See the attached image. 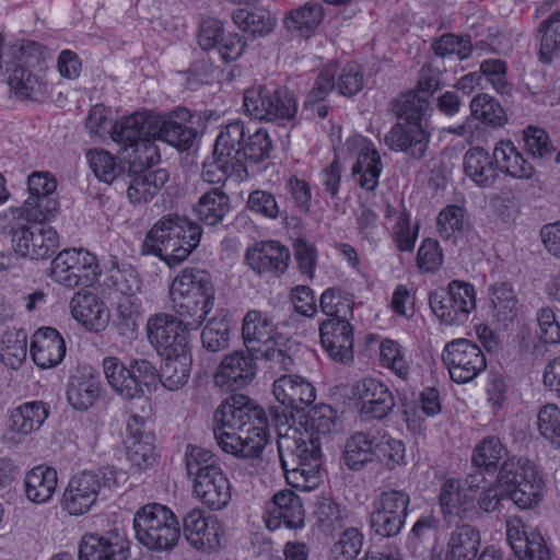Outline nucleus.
<instances>
[{
	"label": "nucleus",
	"instance_id": "obj_23",
	"mask_svg": "<svg viewBox=\"0 0 560 560\" xmlns=\"http://www.w3.org/2000/svg\"><path fill=\"white\" fill-rule=\"evenodd\" d=\"M319 334L324 349L334 361L342 364L353 361V328L349 319H326Z\"/></svg>",
	"mask_w": 560,
	"mask_h": 560
},
{
	"label": "nucleus",
	"instance_id": "obj_64",
	"mask_svg": "<svg viewBox=\"0 0 560 560\" xmlns=\"http://www.w3.org/2000/svg\"><path fill=\"white\" fill-rule=\"evenodd\" d=\"M523 149L533 160L545 159L553 152L548 133L535 126H528L523 130Z\"/></svg>",
	"mask_w": 560,
	"mask_h": 560
},
{
	"label": "nucleus",
	"instance_id": "obj_56",
	"mask_svg": "<svg viewBox=\"0 0 560 560\" xmlns=\"http://www.w3.org/2000/svg\"><path fill=\"white\" fill-rule=\"evenodd\" d=\"M506 454L508 451L498 436L487 435L476 445L471 462L477 468L493 471Z\"/></svg>",
	"mask_w": 560,
	"mask_h": 560
},
{
	"label": "nucleus",
	"instance_id": "obj_60",
	"mask_svg": "<svg viewBox=\"0 0 560 560\" xmlns=\"http://www.w3.org/2000/svg\"><path fill=\"white\" fill-rule=\"evenodd\" d=\"M539 33H541L540 60L548 63L552 58L560 56V11L553 12L540 23Z\"/></svg>",
	"mask_w": 560,
	"mask_h": 560
},
{
	"label": "nucleus",
	"instance_id": "obj_6",
	"mask_svg": "<svg viewBox=\"0 0 560 560\" xmlns=\"http://www.w3.org/2000/svg\"><path fill=\"white\" fill-rule=\"evenodd\" d=\"M103 371L112 389L128 400L141 398L145 390L151 392L159 380L158 370L145 359H132L127 365L115 357H106Z\"/></svg>",
	"mask_w": 560,
	"mask_h": 560
},
{
	"label": "nucleus",
	"instance_id": "obj_22",
	"mask_svg": "<svg viewBox=\"0 0 560 560\" xmlns=\"http://www.w3.org/2000/svg\"><path fill=\"white\" fill-rule=\"evenodd\" d=\"M290 250L278 241L256 243L247 248L245 260L257 275L280 276L289 267Z\"/></svg>",
	"mask_w": 560,
	"mask_h": 560
},
{
	"label": "nucleus",
	"instance_id": "obj_20",
	"mask_svg": "<svg viewBox=\"0 0 560 560\" xmlns=\"http://www.w3.org/2000/svg\"><path fill=\"white\" fill-rule=\"evenodd\" d=\"M253 351H234L223 358L215 374L214 383L224 390H235L248 385L256 375Z\"/></svg>",
	"mask_w": 560,
	"mask_h": 560
},
{
	"label": "nucleus",
	"instance_id": "obj_49",
	"mask_svg": "<svg viewBox=\"0 0 560 560\" xmlns=\"http://www.w3.org/2000/svg\"><path fill=\"white\" fill-rule=\"evenodd\" d=\"M185 464L192 483L212 475L215 470H222L213 452L196 445L186 447Z\"/></svg>",
	"mask_w": 560,
	"mask_h": 560
},
{
	"label": "nucleus",
	"instance_id": "obj_19",
	"mask_svg": "<svg viewBox=\"0 0 560 560\" xmlns=\"http://www.w3.org/2000/svg\"><path fill=\"white\" fill-rule=\"evenodd\" d=\"M153 165L132 163L128 161L125 183L128 184L127 196L131 203H142L151 200L168 179L166 170H150Z\"/></svg>",
	"mask_w": 560,
	"mask_h": 560
},
{
	"label": "nucleus",
	"instance_id": "obj_57",
	"mask_svg": "<svg viewBox=\"0 0 560 560\" xmlns=\"http://www.w3.org/2000/svg\"><path fill=\"white\" fill-rule=\"evenodd\" d=\"M471 116L490 127H502L506 120V114L501 104L488 94H478L470 102Z\"/></svg>",
	"mask_w": 560,
	"mask_h": 560
},
{
	"label": "nucleus",
	"instance_id": "obj_8",
	"mask_svg": "<svg viewBox=\"0 0 560 560\" xmlns=\"http://www.w3.org/2000/svg\"><path fill=\"white\" fill-rule=\"evenodd\" d=\"M244 107L258 120L288 121L294 118L298 102L287 88L259 85L245 91Z\"/></svg>",
	"mask_w": 560,
	"mask_h": 560
},
{
	"label": "nucleus",
	"instance_id": "obj_61",
	"mask_svg": "<svg viewBox=\"0 0 560 560\" xmlns=\"http://www.w3.org/2000/svg\"><path fill=\"white\" fill-rule=\"evenodd\" d=\"M530 471H538L532 460L524 457H510L502 464L497 481L506 491V488H516L524 482Z\"/></svg>",
	"mask_w": 560,
	"mask_h": 560
},
{
	"label": "nucleus",
	"instance_id": "obj_1",
	"mask_svg": "<svg viewBox=\"0 0 560 560\" xmlns=\"http://www.w3.org/2000/svg\"><path fill=\"white\" fill-rule=\"evenodd\" d=\"M336 411L326 404L313 407L305 416L304 431L280 435L278 451L281 467L290 485L310 489L316 485L320 467V436L336 430Z\"/></svg>",
	"mask_w": 560,
	"mask_h": 560
},
{
	"label": "nucleus",
	"instance_id": "obj_46",
	"mask_svg": "<svg viewBox=\"0 0 560 560\" xmlns=\"http://www.w3.org/2000/svg\"><path fill=\"white\" fill-rule=\"evenodd\" d=\"M232 20L242 31L259 36L268 35L277 25L276 16L262 8L237 9L232 13Z\"/></svg>",
	"mask_w": 560,
	"mask_h": 560
},
{
	"label": "nucleus",
	"instance_id": "obj_38",
	"mask_svg": "<svg viewBox=\"0 0 560 560\" xmlns=\"http://www.w3.org/2000/svg\"><path fill=\"white\" fill-rule=\"evenodd\" d=\"M7 71H10L8 84L16 97L33 102H39L46 97L47 83L27 68L14 65L13 69L8 67Z\"/></svg>",
	"mask_w": 560,
	"mask_h": 560
},
{
	"label": "nucleus",
	"instance_id": "obj_5",
	"mask_svg": "<svg viewBox=\"0 0 560 560\" xmlns=\"http://www.w3.org/2000/svg\"><path fill=\"white\" fill-rule=\"evenodd\" d=\"M137 540L152 551L173 550L179 538V523L174 513L159 503L142 506L135 515Z\"/></svg>",
	"mask_w": 560,
	"mask_h": 560
},
{
	"label": "nucleus",
	"instance_id": "obj_55",
	"mask_svg": "<svg viewBox=\"0 0 560 560\" xmlns=\"http://www.w3.org/2000/svg\"><path fill=\"white\" fill-rule=\"evenodd\" d=\"M27 335L24 330L7 331L0 341V360L10 369L16 370L26 359Z\"/></svg>",
	"mask_w": 560,
	"mask_h": 560
},
{
	"label": "nucleus",
	"instance_id": "obj_13",
	"mask_svg": "<svg viewBox=\"0 0 560 560\" xmlns=\"http://www.w3.org/2000/svg\"><path fill=\"white\" fill-rule=\"evenodd\" d=\"M410 495L404 490H387L380 493L372 503L370 527L374 535L393 538L405 526Z\"/></svg>",
	"mask_w": 560,
	"mask_h": 560
},
{
	"label": "nucleus",
	"instance_id": "obj_32",
	"mask_svg": "<svg viewBox=\"0 0 560 560\" xmlns=\"http://www.w3.org/2000/svg\"><path fill=\"white\" fill-rule=\"evenodd\" d=\"M235 125H241V129H243L242 137L235 145L237 160L245 165L246 161L257 164L270 158L272 141L265 129L258 128L250 132L249 128L242 120L231 121L223 128L234 127Z\"/></svg>",
	"mask_w": 560,
	"mask_h": 560
},
{
	"label": "nucleus",
	"instance_id": "obj_16",
	"mask_svg": "<svg viewBox=\"0 0 560 560\" xmlns=\"http://www.w3.org/2000/svg\"><path fill=\"white\" fill-rule=\"evenodd\" d=\"M11 242L19 256L36 260L49 258L60 245L54 228L37 223L14 228Z\"/></svg>",
	"mask_w": 560,
	"mask_h": 560
},
{
	"label": "nucleus",
	"instance_id": "obj_59",
	"mask_svg": "<svg viewBox=\"0 0 560 560\" xmlns=\"http://www.w3.org/2000/svg\"><path fill=\"white\" fill-rule=\"evenodd\" d=\"M88 160L94 175L102 182L112 184L114 180H125L126 166L117 164L115 158L104 150H91Z\"/></svg>",
	"mask_w": 560,
	"mask_h": 560
},
{
	"label": "nucleus",
	"instance_id": "obj_25",
	"mask_svg": "<svg viewBox=\"0 0 560 560\" xmlns=\"http://www.w3.org/2000/svg\"><path fill=\"white\" fill-rule=\"evenodd\" d=\"M439 502L445 517L478 518L475 493L466 491L459 479L448 478L442 483Z\"/></svg>",
	"mask_w": 560,
	"mask_h": 560
},
{
	"label": "nucleus",
	"instance_id": "obj_58",
	"mask_svg": "<svg viewBox=\"0 0 560 560\" xmlns=\"http://www.w3.org/2000/svg\"><path fill=\"white\" fill-rule=\"evenodd\" d=\"M100 392L97 382L78 376L71 377L68 384L67 399L75 410L85 411L97 400Z\"/></svg>",
	"mask_w": 560,
	"mask_h": 560
},
{
	"label": "nucleus",
	"instance_id": "obj_14",
	"mask_svg": "<svg viewBox=\"0 0 560 560\" xmlns=\"http://www.w3.org/2000/svg\"><path fill=\"white\" fill-rule=\"evenodd\" d=\"M190 330L182 318L168 314L155 315L147 324L150 342L165 357L191 354Z\"/></svg>",
	"mask_w": 560,
	"mask_h": 560
},
{
	"label": "nucleus",
	"instance_id": "obj_54",
	"mask_svg": "<svg viewBox=\"0 0 560 560\" xmlns=\"http://www.w3.org/2000/svg\"><path fill=\"white\" fill-rule=\"evenodd\" d=\"M320 311L329 319H350L353 313L354 301L352 295L340 288L326 289L319 300Z\"/></svg>",
	"mask_w": 560,
	"mask_h": 560
},
{
	"label": "nucleus",
	"instance_id": "obj_33",
	"mask_svg": "<svg viewBox=\"0 0 560 560\" xmlns=\"http://www.w3.org/2000/svg\"><path fill=\"white\" fill-rule=\"evenodd\" d=\"M463 168L465 175L480 188H491L499 179L492 153L479 145L465 152Z\"/></svg>",
	"mask_w": 560,
	"mask_h": 560
},
{
	"label": "nucleus",
	"instance_id": "obj_27",
	"mask_svg": "<svg viewBox=\"0 0 560 560\" xmlns=\"http://www.w3.org/2000/svg\"><path fill=\"white\" fill-rule=\"evenodd\" d=\"M143 425V418L138 415H132L127 421V458L139 469H147L155 463L153 435L147 433Z\"/></svg>",
	"mask_w": 560,
	"mask_h": 560
},
{
	"label": "nucleus",
	"instance_id": "obj_35",
	"mask_svg": "<svg viewBox=\"0 0 560 560\" xmlns=\"http://www.w3.org/2000/svg\"><path fill=\"white\" fill-rule=\"evenodd\" d=\"M149 129L153 141L159 139L165 141L179 151L188 150L192 147L197 138V131L190 126L153 114Z\"/></svg>",
	"mask_w": 560,
	"mask_h": 560
},
{
	"label": "nucleus",
	"instance_id": "obj_11",
	"mask_svg": "<svg viewBox=\"0 0 560 560\" xmlns=\"http://www.w3.org/2000/svg\"><path fill=\"white\" fill-rule=\"evenodd\" d=\"M100 273L96 256L84 248L73 247L62 249L51 260L49 277L67 289H74L90 285Z\"/></svg>",
	"mask_w": 560,
	"mask_h": 560
},
{
	"label": "nucleus",
	"instance_id": "obj_36",
	"mask_svg": "<svg viewBox=\"0 0 560 560\" xmlns=\"http://www.w3.org/2000/svg\"><path fill=\"white\" fill-rule=\"evenodd\" d=\"M49 413V406L42 400L23 402L10 413V430L23 436L30 435L42 428Z\"/></svg>",
	"mask_w": 560,
	"mask_h": 560
},
{
	"label": "nucleus",
	"instance_id": "obj_63",
	"mask_svg": "<svg viewBox=\"0 0 560 560\" xmlns=\"http://www.w3.org/2000/svg\"><path fill=\"white\" fill-rule=\"evenodd\" d=\"M363 546V534L354 527L343 530L330 549L332 560H353Z\"/></svg>",
	"mask_w": 560,
	"mask_h": 560
},
{
	"label": "nucleus",
	"instance_id": "obj_37",
	"mask_svg": "<svg viewBox=\"0 0 560 560\" xmlns=\"http://www.w3.org/2000/svg\"><path fill=\"white\" fill-rule=\"evenodd\" d=\"M127 558L126 549L118 541V537L113 538L89 533L80 541V560H125Z\"/></svg>",
	"mask_w": 560,
	"mask_h": 560
},
{
	"label": "nucleus",
	"instance_id": "obj_28",
	"mask_svg": "<svg viewBox=\"0 0 560 560\" xmlns=\"http://www.w3.org/2000/svg\"><path fill=\"white\" fill-rule=\"evenodd\" d=\"M272 392L281 405L296 411L306 409L316 398L315 387L306 378L292 374L278 377Z\"/></svg>",
	"mask_w": 560,
	"mask_h": 560
},
{
	"label": "nucleus",
	"instance_id": "obj_45",
	"mask_svg": "<svg viewBox=\"0 0 560 560\" xmlns=\"http://www.w3.org/2000/svg\"><path fill=\"white\" fill-rule=\"evenodd\" d=\"M490 302L494 317L508 325L512 323L520 311V300L514 288L509 282H500L490 287Z\"/></svg>",
	"mask_w": 560,
	"mask_h": 560
},
{
	"label": "nucleus",
	"instance_id": "obj_18",
	"mask_svg": "<svg viewBox=\"0 0 560 560\" xmlns=\"http://www.w3.org/2000/svg\"><path fill=\"white\" fill-rule=\"evenodd\" d=\"M305 510L301 497L290 489L276 492L266 504L265 523L270 530L281 526L298 529L304 525Z\"/></svg>",
	"mask_w": 560,
	"mask_h": 560
},
{
	"label": "nucleus",
	"instance_id": "obj_31",
	"mask_svg": "<svg viewBox=\"0 0 560 560\" xmlns=\"http://www.w3.org/2000/svg\"><path fill=\"white\" fill-rule=\"evenodd\" d=\"M492 156L498 172L516 179H533L535 166L514 145L512 140L502 139L494 144Z\"/></svg>",
	"mask_w": 560,
	"mask_h": 560
},
{
	"label": "nucleus",
	"instance_id": "obj_10",
	"mask_svg": "<svg viewBox=\"0 0 560 560\" xmlns=\"http://www.w3.org/2000/svg\"><path fill=\"white\" fill-rule=\"evenodd\" d=\"M241 125L222 128L217 137L212 156L202 165V178L210 184L224 183L231 176L246 177V166L236 159L235 145L241 139Z\"/></svg>",
	"mask_w": 560,
	"mask_h": 560
},
{
	"label": "nucleus",
	"instance_id": "obj_4",
	"mask_svg": "<svg viewBox=\"0 0 560 560\" xmlns=\"http://www.w3.org/2000/svg\"><path fill=\"white\" fill-rule=\"evenodd\" d=\"M170 298L175 316L199 329L213 310L215 289L209 272L185 268L173 280Z\"/></svg>",
	"mask_w": 560,
	"mask_h": 560
},
{
	"label": "nucleus",
	"instance_id": "obj_34",
	"mask_svg": "<svg viewBox=\"0 0 560 560\" xmlns=\"http://www.w3.org/2000/svg\"><path fill=\"white\" fill-rule=\"evenodd\" d=\"M192 492L212 511L225 509L232 498L231 483L223 470H215L212 475L192 483Z\"/></svg>",
	"mask_w": 560,
	"mask_h": 560
},
{
	"label": "nucleus",
	"instance_id": "obj_21",
	"mask_svg": "<svg viewBox=\"0 0 560 560\" xmlns=\"http://www.w3.org/2000/svg\"><path fill=\"white\" fill-rule=\"evenodd\" d=\"M431 135L425 125L396 122L385 136V144L393 151L404 152L408 158L422 160L429 149Z\"/></svg>",
	"mask_w": 560,
	"mask_h": 560
},
{
	"label": "nucleus",
	"instance_id": "obj_39",
	"mask_svg": "<svg viewBox=\"0 0 560 560\" xmlns=\"http://www.w3.org/2000/svg\"><path fill=\"white\" fill-rule=\"evenodd\" d=\"M479 530L468 524L455 527L448 536L445 560H474L480 547Z\"/></svg>",
	"mask_w": 560,
	"mask_h": 560
},
{
	"label": "nucleus",
	"instance_id": "obj_43",
	"mask_svg": "<svg viewBox=\"0 0 560 560\" xmlns=\"http://www.w3.org/2000/svg\"><path fill=\"white\" fill-rule=\"evenodd\" d=\"M392 110L397 117V122L425 125L430 105L425 95L408 91L393 101Z\"/></svg>",
	"mask_w": 560,
	"mask_h": 560
},
{
	"label": "nucleus",
	"instance_id": "obj_9",
	"mask_svg": "<svg viewBox=\"0 0 560 560\" xmlns=\"http://www.w3.org/2000/svg\"><path fill=\"white\" fill-rule=\"evenodd\" d=\"M114 485H116V471L113 468L75 474L65 489L61 508L70 515H83L96 503L101 490L110 489Z\"/></svg>",
	"mask_w": 560,
	"mask_h": 560
},
{
	"label": "nucleus",
	"instance_id": "obj_15",
	"mask_svg": "<svg viewBox=\"0 0 560 560\" xmlns=\"http://www.w3.org/2000/svg\"><path fill=\"white\" fill-rule=\"evenodd\" d=\"M452 381L465 384L475 380L487 368L486 355L472 341L458 338L448 341L442 352Z\"/></svg>",
	"mask_w": 560,
	"mask_h": 560
},
{
	"label": "nucleus",
	"instance_id": "obj_53",
	"mask_svg": "<svg viewBox=\"0 0 560 560\" xmlns=\"http://www.w3.org/2000/svg\"><path fill=\"white\" fill-rule=\"evenodd\" d=\"M382 172V161L375 149H361L358 160L352 167L353 175H360L359 184L363 189L374 190Z\"/></svg>",
	"mask_w": 560,
	"mask_h": 560
},
{
	"label": "nucleus",
	"instance_id": "obj_7",
	"mask_svg": "<svg viewBox=\"0 0 560 560\" xmlns=\"http://www.w3.org/2000/svg\"><path fill=\"white\" fill-rule=\"evenodd\" d=\"M153 113L137 112L117 120L112 127V139L121 145L124 151L131 150V159L136 165H154L160 160L159 149L149 129Z\"/></svg>",
	"mask_w": 560,
	"mask_h": 560
},
{
	"label": "nucleus",
	"instance_id": "obj_52",
	"mask_svg": "<svg viewBox=\"0 0 560 560\" xmlns=\"http://www.w3.org/2000/svg\"><path fill=\"white\" fill-rule=\"evenodd\" d=\"M231 325L228 314L223 310L219 311L201 332L203 348L211 352L225 349L229 346Z\"/></svg>",
	"mask_w": 560,
	"mask_h": 560
},
{
	"label": "nucleus",
	"instance_id": "obj_62",
	"mask_svg": "<svg viewBox=\"0 0 560 560\" xmlns=\"http://www.w3.org/2000/svg\"><path fill=\"white\" fill-rule=\"evenodd\" d=\"M381 362L401 381H407L410 374V365L405 358L401 347L393 340L386 339L381 343Z\"/></svg>",
	"mask_w": 560,
	"mask_h": 560
},
{
	"label": "nucleus",
	"instance_id": "obj_50",
	"mask_svg": "<svg viewBox=\"0 0 560 560\" xmlns=\"http://www.w3.org/2000/svg\"><path fill=\"white\" fill-rule=\"evenodd\" d=\"M191 363V354L165 357L159 372V381L168 390L182 388L189 380Z\"/></svg>",
	"mask_w": 560,
	"mask_h": 560
},
{
	"label": "nucleus",
	"instance_id": "obj_40",
	"mask_svg": "<svg viewBox=\"0 0 560 560\" xmlns=\"http://www.w3.org/2000/svg\"><path fill=\"white\" fill-rule=\"evenodd\" d=\"M324 19V9L318 2L305 4L288 11L283 18V26L292 35L310 37Z\"/></svg>",
	"mask_w": 560,
	"mask_h": 560
},
{
	"label": "nucleus",
	"instance_id": "obj_24",
	"mask_svg": "<svg viewBox=\"0 0 560 560\" xmlns=\"http://www.w3.org/2000/svg\"><path fill=\"white\" fill-rule=\"evenodd\" d=\"M506 539L520 560H552L542 536L533 529L527 530L520 518L506 522Z\"/></svg>",
	"mask_w": 560,
	"mask_h": 560
},
{
	"label": "nucleus",
	"instance_id": "obj_51",
	"mask_svg": "<svg viewBox=\"0 0 560 560\" xmlns=\"http://www.w3.org/2000/svg\"><path fill=\"white\" fill-rule=\"evenodd\" d=\"M544 481L538 471L527 474V479L516 488H506V499H510L520 509H533L542 499Z\"/></svg>",
	"mask_w": 560,
	"mask_h": 560
},
{
	"label": "nucleus",
	"instance_id": "obj_3",
	"mask_svg": "<svg viewBox=\"0 0 560 560\" xmlns=\"http://www.w3.org/2000/svg\"><path fill=\"white\" fill-rule=\"evenodd\" d=\"M201 233V228L187 218L167 214L148 231L141 252L160 257L173 267L184 261L199 245Z\"/></svg>",
	"mask_w": 560,
	"mask_h": 560
},
{
	"label": "nucleus",
	"instance_id": "obj_41",
	"mask_svg": "<svg viewBox=\"0 0 560 560\" xmlns=\"http://www.w3.org/2000/svg\"><path fill=\"white\" fill-rule=\"evenodd\" d=\"M57 470L51 467L36 466L24 478V492L27 500L36 504L48 502L57 488Z\"/></svg>",
	"mask_w": 560,
	"mask_h": 560
},
{
	"label": "nucleus",
	"instance_id": "obj_29",
	"mask_svg": "<svg viewBox=\"0 0 560 560\" xmlns=\"http://www.w3.org/2000/svg\"><path fill=\"white\" fill-rule=\"evenodd\" d=\"M66 350L65 339L52 327H42L32 337L30 353L34 363L42 369H50L61 363Z\"/></svg>",
	"mask_w": 560,
	"mask_h": 560
},
{
	"label": "nucleus",
	"instance_id": "obj_42",
	"mask_svg": "<svg viewBox=\"0 0 560 560\" xmlns=\"http://www.w3.org/2000/svg\"><path fill=\"white\" fill-rule=\"evenodd\" d=\"M376 434L355 432L346 442L343 460L351 470H359L376 457Z\"/></svg>",
	"mask_w": 560,
	"mask_h": 560
},
{
	"label": "nucleus",
	"instance_id": "obj_30",
	"mask_svg": "<svg viewBox=\"0 0 560 560\" xmlns=\"http://www.w3.org/2000/svg\"><path fill=\"white\" fill-rule=\"evenodd\" d=\"M360 411L374 419H384L393 410L395 399L388 387L372 377H365L357 385Z\"/></svg>",
	"mask_w": 560,
	"mask_h": 560
},
{
	"label": "nucleus",
	"instance_id": "obj_17",
	"mask_svg": "<svg viewBox=\"0 0 560 560\" xmlns=\"http://www.w3.org/2000/svg\"><path fill=\"white\" fill-rule=\"evenodd\" d=\"M183 533L194 549L211 553L221 547L224 528L215 515L207 514L203 510L196 508L185 514Z\"/></svg>",
	"mask_w": 560,
	"mask_h": 560
},
{
	"label": "nucleus",
	"instance_id": "obj_44",
	"mask_svg": "<svg viewBox=\"0 0 560 560\" xmlns=\"http://www.w3.org/2000/svg\"><path fill=\"white\" fill-rule=\"evenodd\" d=\"M229 211L230 197L220 188H211L205 192L194 207L198 220L210 226L219 224Z\"/></svg>",
	"mask_w": 560,
	"mask_h": 560
},
{
	"label": "nucleus",
	"instance_id": "obj_26",
	"mask_svg": "<svg viewBox=\"0 0 560 560\" xmlns=\"http://www.w3.org/2000/svg\"><path fill=\"white\" fill-rule=\"evenodd\" d=\"M72 317L90 331L104 330L109 322V312L97 294L88 290L78 291L70 301Z\"/></svg>",
	"mask_w": 560,
	"mask_h": 560
},
{
	"label": "nucleus",
	"instance_id": "obj_47",
	"mask_svg": "<svg viewBox=\"0 0 560 560\" xmlns=\"http://www.w3.org/2000/svg\"><path fill=\"white\" fill-rule=\"evenodd\" d=\"M276 329V324L271 316L260 311H249L246 313L242 334L247 351H257L254 343L268 340Z\"/></svg>",
	"mask_w": 560,
	"mask_h": 560
},
{
	"label": "nucleus",
	"instance_id": "obj_2",
	"mask_svg": "<svg viewBox=\"0 0 560 560\" xmlns=\"http://www.w3.org/2000/svg\"><path fill=\"white\" fill-rule=\"evenodd\" d=\"M213 436L224 453L253 462L261 459L270 438L264 410L244 395H232L217 408Z\"/></svg>",
	"mask_w": 560,
	"mask_h": 560
},
{
	"label": "nucleus",
	"instance_id": "obj_48",
	"mask_svg": "<svg viewBox=\"0 0 560 560\" xmlns=\"http://www.w3.org/2000/svg\"><path fill=\"white\" fill-rule=\"evenodd\" d=\"M58 209L57 196H28L21 207L12 211L28 223L44 224L56 217Z\"/></svg>",
	"mask_w": 560,
	"mask_h": 560
},
{
	"label": "nucleus",
	"instance_id": "obj_12",
	"mask_svg": "<svg viewBox=\"0 0 560 560\" xmlns=\"http://www.w3.org/2000/svg\"><path fill=\"white\" fill-rule=\"evenodd\" d=\"M430 307L433 314L445 325H463L476 308L474 285L452 280L446 288H439L430 293Z\"/></svg>",
	"mask_w": 560,
	"mask_h": 560
}]
</instances>
